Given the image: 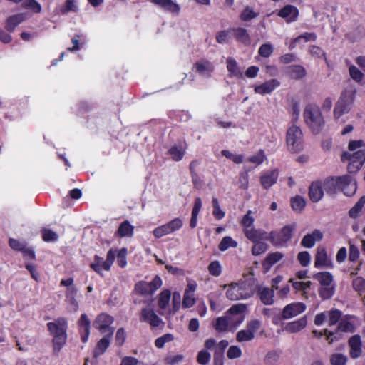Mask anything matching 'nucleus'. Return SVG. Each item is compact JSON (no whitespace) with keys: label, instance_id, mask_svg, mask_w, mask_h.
<instances>
[{"label":"nucleus","instance_id":"1","mask_svg":"<svg viewBox=\"0 0 365 365\" xmlns=\"http://www.w3.org/2000/svg\"><path fill=\"white\" fill-rule=\"evenodd\" d=\"M356 91L352 88L343 91L333 109L334 120L339 124H344L346 119L343 116L349 113L355 100Z\"/></svg>","mask_w":365,"mask_h":365},{"label":"nucleus","instance_id":"2","mask_svg":"<svg viewBox=\"0 0 365 365\" xmlns=\"http://www.w3.org/2000/svg\"><path fill=\"white\" fill-rule=\"evenodd\" d=\"M304 118L307 126L313 133H319L324 125V117L319 108L315 105H307L304 110Z\"/></svg>","mask_w":365,"mask_h":365},{"label":"nucleus","instance_id":"3","mask_svg":"<svg viewBox=\"0 0 365 365\" xmlns=\"http://www.w3.org/2000/svg\"><path fill=\"white\" fill-rule=\"evenodd\" d=\"M253 293V289L249 283L240 282L229 286L226 297L230 300H240L250 297Z\"/></svg>","mask_w":365,"mask_h":365},{"label":"nucleus","instance_id":"4","mask_svg":"<svg viewBox=\"0 0 365 365\" xmlns=\"http://www.w3.org/2000/svg\"><path fill=\"white\" fill-rule=\"evenodd\" d=\"M286 143L288 150L292 153H298L303 149V133L299 127L292 125L287 129Z\"/></svg>","mask_w":365,"mask_h":365},{"label":"nucleus","instance_id":"5","mask_svg":"<svg viewBox=\"0 0 365 365\" xmlns=\"http://www.w3.org/2000/svg\"><path fill=\"white\" fill-rule=\"evenodd\" d=\"M343 162H348L347 169L351 173H356L365 162V150H359L354 153L344 152L341 156Z\"/></svg>","mask_w":365,"mask_h":365},{"label":"nucleus","instance_id":"6","mask_svg":"<svg viewBox=\"0 0 365 365\" xmlns=\"http://www.w3.org/2000/svg\"><path fill=\"white\" fill-rule=\"evenodd\" d=\"M246 306L243 304H237L232 306L226 313V318L232 331L242 323L245 319L244 312Z\"/></svg>","mask_w":365,"mask_h":365},{"label":"nucleus","instance_id":"7","mask_svg":"<svg viewBox=\"0 0 365 365\" xmlns=\"http://www.w3.org/2000/svg\"><path fill=\"white\" fill-rule=\"evenodd\" d=\"M296 227V224L287 225L283 227L279 232H271L268 234L271 242L277 246L285 245L292 239Z\"/></svg>","mask_w":365,"mask_h":365},{"label":"nucleus","instance_id":"8","mask_svg":"<svg viewBox=\"0 0 365 365\" xmlns=\"http://www.w3.org/2000/svg\"><path fill=\"white\" fill-rule=\"evenodd\" d=\"M255 218L252 215V211L248 210L242 219L241 224L243 227V232L250 240H255L263 235L262 230L255 229L254 227Z\"/></svg>","mask_w":365,"mask_h":365},{"label":"nucleus","instance_id":"9","mask_svg":"<svg viewBox=\"0 0 365 365\" xmlns=\"http://www.w3.org/2000/svg\"><path fill=\"white\" fill-rule=\"evenodd\" d=\"M260 327L261 322L258 319H252L248 322L245 328L237 333L236 340L240 343L252 341Z\"/></svg>","mask_w":365,"mask_h":365},{"label":"nucleus","instance_id":"10","mask_svg":"<svg viewBox=\"0 0 365 365\" xmlns=\"http://www.w3.org/2000/svg\"><path fill=\"white\" fill-rule=\"evenodd\" d=\"M183 225V221L180 217H176L168 223L156 227L153 230V235L155 237L160 238L163 236L171 234L179 230Z\"/></svg>","mask_w":365,"mask_h":365},{"label":"nucleus","instance_id":"11","mask_svg":"<svg viewBox=\"0 0 365 365\" xmlns=\"http://www.w3.org/2000/svg\"><path fill=\"white\" fill-rule=\"evenodd\" d=\"M113 322V318L106 313H101L97 316L93 323V327L99 330L101 333L108 332L110 336L113 334V330L110 325Z\"/></svg>","mask_w":365,"mask_h":365},{"label":"nucleus","instance_id":"12","mask_svg":"<svg viewBox=\"0 0 365 365\" xmlns=\"http://www.w3.org/2000/svg\"><path fill=\"white\" fill-rule=\"evenodd\" d=\"M306 309V305L302 302L291 303L285 306L282 310V317L284 319L293 318Z\"/></svg>","mask_w":365,"mask_h":365},{"label":"nucleus","instance_id":"13","mask_svg":"<svg viewBox=\"0 0 365 365\" xmlns=\"http://www.w3.org/2000/svg\"><path fill=\"white\" fill-rule=\"evenodd\" d=\"M277 15L284 19L287 24H290L298 19L299 11L296 6L288 4L279 10Z\"/></svg>","mask_w":365,"mask_h":365},{"label":"nucleus","instance_id":"14","mask_svg":"<svg viewBox=\"0 0 365 365\" xmlns=\"http://www.w3.org/2000/svg\"><path fill=\"white\" fill-rule=\"evenodd\" d=\"M194 71L204 78H210L215 67L212 62L207 60H201L196 62L193 66Z\"/></svg>","mask_w":365,"mask_h":365},{"label":"nucleus","instance_id":"15","mask_svg":"<svg viewBox=\"0 0 365 365\" xmlns=\"http://www.w3.org/2000/svg\"><path fill=\"white\" fill-rule=\"evenodd\" d=\"M67 326V321L63 317L47 324V327L53 336L66 334Z\"/></svg>","mask_w":365,"mask_h":365},{"label":"nucleus","instance_id":"16","mask_svg":"<svg viewBox=\"0 0 365 365\" xmlns=\"http://www.w3.org/2000/svg\"><path fill=\"white\" fill-rule=\"evenodd\" d=\"M357 324V319L352 315H346L341 318L337 329L341 332H354Z\"/></svg>","mask_w":365,"mask_h":365},{"label":"nucleus","instance_id":"17","mask_svg":"<svg viewBox=\"0 0 365 365\" xmlns=\"http://www.w3.org/2000/svg\"><path fill=\"white\" fill-rule=\"evenodd\" d=\"M314 267L316 268H331L333 264L331 260L329 259L326 249L318 247L315 256Z\"/></svg>","mask_w":365,"mask_h":365},{"label":"nucleus","instance_id":"18","mask_svg":"<svg viewBox=\"0 0 365 365\" xmlns=\"http://www.w3.org/2000/svg\"><path fill=\"white\" fill-rule=\"evenodd\" d=\"M341 177H331L325 179L322 181L324 191L329 195L336 194L342 185V180Z\"/></svg>","mask_w":365,"mask_h":365},{"label":"nucleus","instance_id":"19","mask_svg":"<svg viewBox=\"0 0 365 365\" xmlns=\"http://www.w3.org/2000/svg\"><path fill=\"white\" fill-rule=\"evenodd\" d=\"M270 240L267 232L263 230V235L255 240H251L254 243V246L252 249V253L253 255H260L265 252L268 249L267 244L264 242L265 240Z\"/></svg>","mask_w":365,"mask_h":365},{"label":"nucleus","instance_id":"20","mask_svg":"<svg viewBox=\"0 0 365 365\" xmlns=\"http://www.w3.org/2000/svg\"><path fill=\"white\" fill-rule=\"evenodd\" d=\"M78 289L75 287L67 288L66 291V302L68 304V309L70 312H76L78 310L79 305L76 299Z\"/></svg>","mask_w":365,"mask_h":365},{"label":"nucleus","instance_id":"21","mask_svg":"<svg viewBox=\"0 0 365 365\" xmlns=\"http://www.w3.org/2000/svg\"><path fill=\"white\" fill-rule=\"evenodd\" d=\"M150 1L167 12L175 15H178L180 13V6L173 0H150Z\"/></svg>","mask_w":365,"mask_h":365},{"label":"nucleus","instance_id":"22","mask_svg":"<svg viewBox=\"0 0 365 365\" xmlns=\"http://www.w3.org/2000/svg\"><path fill=\"white\" fill-rule=\"evenodd\" d=\"M140 319L149 323L153 327H158L162 322V320L155 314L154 310L149 307L142 309Z\"/></svg>","mask_w":365,"mask_h":365},{"label":"nucleus","instance_id":"23","mask_svg":"<svg viewBox=\"0 0 365 365\" xmlns=\"http://www.w3.org/2000/svg\"><path fill=\"white\" fill-rule=\"evenodd\" d=\"M348 343L350 356L354 359L359 358L362 354L361 337L359 335H354L349 339Z\"/></svg>","mask_w":365,"mask_h":365},{"label":"nucleus","instance_id":"24","mask_svg":"<svg viewBox=\"0 0 365 365\" xmlns=\"http://www.w3.org/2000/svg\"><path fill=\"white\" fill-rule=\"evenodd\" d=\"M280 83L277 79H271L264 82L263 83L256 86L255 87V92L260 95H265L271 93L277 87H279Z\"/></svg>","mask_w":365,"mask_h":365},{"label":"nucleus","instance_id":"25","mask_svg":"<svg viewBox=\"0 0 365 365\" xmlns=\"http://www.w3.org/2000/svg\"><path fill=\"white\" fill-rule=\"evenodd\" d=\"M324 185L322 181L313 182L309 186V195L313 202H319L324 195Z\"/></svg>","mask_w":365,"mask_h":365},{"label":"nucleus","instance_id":"26","mask_svg":"<svg viewBox=\"0 0 365 365\" xmlns=\"http://www.w3.org/2000/svg\"><path fill=\"white\" fill-rule=\"evenodd\" d=\"M342 185L341 188L347 196H352L357 190L356 182L349 175L341 176Z\"/></svg>","mask_w":365,"mask_h":365},{"label":"nucleus","instance_id":"27","mask_svg":"<svg viewBox=\"0 0 365 365\" xmlns=\"http://www.w3.org/2000/svg\"><path fill=\"white\" fill-rule=\"evenodd\" d=\"M323 237L322 232L319 230H314L312 233L307 234L302 240L301 245L306 248H311L315 243Z\"/></svg>","mask_w":365,"mask_h":365},{"label":"nucleus","instance_id":"28","mask_svg":"<svg viewBox=\"0 0 365 365\" xmlns=\"http://www.w3.org/2000/svg\"><path fill=\"white\" fill-rule=\"evenodd\" d=\"M28 19L26 13H19L9 16L6 21V29L12 32L15 28L21 23L24 22Z\"/></svg>","mask_w":365,"mask_h":365},{"label":"nucleus","instance_id":"29","mask_svg":"<svg viewBox=\"0 0 365 365\" xmlns=\"http://www.w3.org/2000/svg\"><path fill=\"white\" fill-rule=\"evenodd\" d=\"M196 284L195 283H189L184 293L182 307L189 308L192 307L195 303V291Z\"/></svg>","mask_w":365,"mask_h":365},{"label":"nucleus","instance_id":"30","mask_svg":"<svg viewBox=\"0 0 365 365\" xmlns=\"http://www.w3.org/2000/svg\"><path fill=\"white\" fill-rule=\"evenodd\" d=\"M78 325L81 331V340L86 343L90 335L91 321L86 314H82L78 320Z\"/></svg>","mask_w":365,"mask_h":365},{"label":"nucleus","instance_id":"31","mask_svg":"<svg viewBox=\"0 0 365 365\" xmlns=\"http://www.w3.org/2000/svg\"><path fill=\"white\" fill-rule=\"evenodd\" d=\"M187 148V145L185 143L173 145L168 150V154L173 160L180 161L183 158Z\"/></svg>","mask_w":365,"mask_h":365},{"label":"nucleus","instance_id":"32","mask_svg":"<svg viewBox=\"0 0 365 365\" xmlns=\"http://www.w3.org/2000/svg\"><path fill=\"white\" fill-rule=\"evenodd\" d=\"M307 324L306 317H303L298 320L287 323L284 330L288 333H296L303 329Z\"/></svg>","mask_w":365,"mask_h":365},{"label":"nucleus","instance_id":"33","mask_svg":"<svg viewBox=\"0 0 365 365\" xmlns=\"http://www.w3.org/2000/svg\"><path fill=\"white\" fill-rule=\"evenodd\" d=\"M278 178V171L273 170L264 173L260 178L261 184L264 189L272 187Z\"/></svg>","mask_w":365,"mask_h":365},{"label":"nucleus","instance_id":"34","mask_svg":"<svg viewBox=\"0 0 365 365\" xmlns=\"http://www.w3.org/2000/svg\"><path fill=\"white\" fill-rule=\"evenodd\" d=\"M259 16V10H255L252 6L247 5L241 11L240 14V19L242 21L248 22L257 18Z\"/></svg>","mask_w":365,"mask_h":365},{"label":"nucleus","instance_id":"35","mask_svg":"<svg viewBox=\"0 0 365 365\" xmlns=\"http://www.w3.org/2000/svg\"><path fill=\"white\" fill-rule=\"evenodd\" d=\"M230 31H232V33L237 41L245 45H249L250 43V36L247 29L242 27H237L231 29Z\"/></svg>","mask_w":365,"mask_h":365},{"label":"nucleus","instance_id":"36","mask_svg":"<svg viewBox=\"0 0 365 365\" xmlns=\"http://www.w3.org/2000/svg\"><path fill=\"white\" fill-rule=\"evenodd\" d=\"M313 278L319 282L320 286L329 287L330 285H334L333 275L329 272L315 273L313 275Z\"/></svg>","mask_w":365,"mask_h":365},{"label":"nucleus","instance_id":"37","mask_svg":"<svg viewBox=\"0 0 365 365\" xmlns=\"http://www.w3.org/2000/svg\"><path fill=\"white\" fill-rule=\"evenodd\" d=\"M170 296L171 293L168 289H165L160 293L158 302L160 314H164L165 310L167 309L169 304Z\"/></svg>","mask_w":365,"mask_h":365},{"label":"nucleus","instance_id":"38","mask_svg":"<svg viewBox=\"0 0 365 365\" xmlns=\"http://www.w3.org/2000/svg\"><path fill=\"white\" fill-rule=\"evenodd\" d=\"M111 336H110V334L106 335L98 341L93 351V356L95 358H98L106 351L110 345Z\"/></svg>","mask_w":365,"mask_h":365},{"label":"nucleus","instance_id":"39","mask_svg":"<svg viewBox=\"0 0 365 365\" xmlns=\"http://www.w3.org/2000/svg\"><path fill=\"white\" fill-rule=\"evenodd\" d=\"M227 69L230 77H242L243 73L237 63L232 58H227L226 60Z\"/></svg>","mask_w":365,"mask_h":365},{"label":"nucleus","instance_id":"40","mask_svg":"<svg viewBox=\"0 0 365 365\" xmlns=\"http://www.w3.org/2000/svg\"><path fill=\"white\" fill-rule=\"evenodd\" d=\"M286 72L292 78L297 80L304 78L307 74L305 68L299 65L287 67Z\"/></svg>","mask_w":365,"mask_h":365},{"label":"nucleus","instance_id":"41","mask_svg":"<svg viewBox=\"0 0 365 365\" xmlns=\"http://www.w3.org/2000/svg\"><path fill=\"white\" fill-rule=\"evenodd\" d=\"M133 230L134 227L131 225L129 221L125 220L120 225L115 235L120 237H130L133 236Z\"/></svg>","mask_w":365,"mask_h":365},{"label":"nucleus","instance_id":"42","mask_svg":"<svg viewBox=\"0 0 365 365\" xmlns=\"http://www.w3.org/2000/svg\"><path fill=\"white\" fill-rule=\"evenodd\" d=\"M317 36L315 33L305 32L292 40L289 46V48H294L297 43H300L302 41H315L317 40Z\"/></svg>","mask_w":365,"mask_h":365},{"label":"nucleus","instance_id":"43","mask_svg":"<svg viewBox=\"0 0 365 365\" xmlns=\"http://www.w3.org/2000/svg\"><path fill=\"white\" fill-rule=\"evenodd\" d=\"M261 301L264 304H272L274 302V290L268 287H261L259 289Z\"/></svg>","mask_w":365,"mask_h":365},{"label":"nucleus","instance_id":"44","mask_svg":"<svg viewBox=\"0 0 365 365\" xmlns=\"http://www.w3.org/2000/svg\"><path fill=\"white\" fill-rule=\"evenodd\" d=\"M78 10V4L76 0H66L58 9V13L61 14H66L71 11L77 12Z\"/></svg>","mask_w":365,"mask_h":365},{"label":"nucleus","instance_id":"45","mask_svg":"<svg viewBox=\"0 0 365 365\" xmlns=\"http://www.w3.org/2000/svg\"><path fill=\"white\" fill-rule=\"evenodd\" d=\"M227 319L225 316L220 317L216 319L213 326L218 332L232 331Z\"/></svg>","mask_w":365,"mask_h":365},{"label":"nucleus","instance_id":"46","mask_svg":"<svg viewBox=\"0 0 365 365\" xmlns=\"http://www.w3.org/2000/svg\"><path fill=\"white\" fill-rule=\"evenodd\" d=\"M237 242L230 236L224 237L218 245V248L221 252H225L230 247H237Z\"/></svg>","mask_w":365,"mask_h":365},{"label":"nucleus","instance_id":"47","mask_svg":"<svg viewBox=\"0 0 365 365\" xmlns=\"http://www.w3.org/2000/svg\"><path fill=\"white\" fill-rule=\"evenodd\" d=\"M135 290L138 294L143 295L153 294V292L148 282L140 281L135 286Z\"/></svg>","mask_w":365,"mask_h":365},{"label":"nucleus","instance_id":"48","mask_svg":"<svg viewBox=\"0 0 365 365\" xmlns=\"http://www.w3.org/2000/svg\"><path fill=\"white\" fill-rule=\"evenodd\" d=\"M324 336L328 343L331 344L339 341L342 338V334L337 329L334 331L325 329Z\"/></svg>","mask_w":365,"mask_h":365},{"label":"nucleus","instance_id":"49","mask_svg":"<svg viewBox=\"0 0 365 365\" xmlns=\"http://www.w3.org/2000/svg\"><path fill=\"white\" fill-rule=\"evenodd\" d=\"M327 319L328 324L329 326H333L336 324L337 322H339L341 318V312L338 309H331L329 311H327Z\"/></svg>","mask_w":365,"mask_h":365},{"label":"nucleus","instance_id":"50","mask_svg":"<svg viewBox=\"0 0 365 365\" xmlns=\"http://www.w3.org/2000/svg\"><path fill=\"white\" fill-rule=\"evenodd\" d=\"M305 200L299 195H297L291 199V206L294 211L300 212L305 207Z\"/></svg>","mask_w":365,"mask_h":365},{"label":"nucleus","instance_id":"51","mask_svg":"<svg viewBox=\"0 0 365 365\" xmlns=\"http://www.w3.org/2000/svg\"><path fill=\"white\" fill-rule=\"evenodd\" d=\"M280 354L276 351H270L267 353L264 358L265 365H276L279 361Z\"/></svg>","mask_w":365,"mask_h":365},{"label":"nucleus","instance_id":"52","mask_svg":"<svg viewBox=\"0 0 365 365\" xmlns=\"http://www.w3.org/2000/svg\"><path fill=\"white\" fill-rule=\"evenodd\" d=\"M335 285L321 286L319 289V294L323 299H330L334 294Z\"/></svg>","mask_w":365,"mask_h":365},{"label":"nucleus","instance_id":"53","mask_svg":"<svg viewBox=\"0 0 365 365\" xmlns=\"http://www.w3.org/2000/svg\"><path fill=\"white\" fill-rule=\"evenodd\" d=\"M365 205V195L362 196L359 201L355 204V205L349 210V216L352 218H356L358 217L359 212L362 210L363 207Z\"/></svg>","mask_w":365,"mask_h":365},{"label":"nucleus","instance_id":"54","mask_svg":"<svg viewBox=\"0 0 365 365\" xmlns=\"http://www.w3.org/2000/svg\"><path fill=\"white\" fill-rule=\"evenodd\" d=\"M283 254L279 252L269 253L264 259V265L271 267L280 261L283 257Z\"/></svg>","mask_w":365,"mask_h":365},{"label":"nucleus","instance_id":"55","mask_svg":"<svg viewBox=\"0 0 365 365\" xmlns=\"http://www.w3.org/2000/svg\"><path fill=\"white\" fill-rule=\"evenodd\" d=\"M22 6L24 9H30L34 13H40L41 11V6L36 0H25Z\"/></svg>","mask_w":365,"mask_h":365},{"label":"nucleus","instance_id":"56","mask_svg":"<svg viewBox=\"0 0 365 365\" xmlns=\"http://www.w3.org/2000/svg\"><path fill=\"white\" fill-rule=\"evenodd\" d=\"M354 289L360 295L365 293V280L361 277H357L352 282Z\"/></svg>","mask_w":365,"mask_h":365},{"label":"nucleus","instance_id":"57","mask_svg":"<svg viewBox=\"0 0 365 365\" xmlns=\"http://www.w3.org/2000/svg\"><path fill=\"white\" fill-rule=\"evenodd\" d=\"M116 253H117V250H113V249H110L108 252L107 256H106V259L105 260V262L103 263V270H106V271L110 270L111 265L113 264V263L115 260Z\"/></svg>","mask_w":365,"mask_h":365},{"label":"nucleus","instance_id":"58","mask_svg":"<svg viewBox=\"0 0 365 365\" xmlns=\"http://www.w3.org/2000/svg\"><path fill=\"white\" fill-rule=\"evenodd\" d=\"M346 361L347 357L343 354L335 353L330 357V363L331 365H346Z\"/></svg>","mask_w":365,"mask_h":365},{"label":"nucleus","instance_id":"59","mask_svg":"<svg viewBox=\"0 0 365 365\" xmlns=\"http://www.w3.org/2000/svg\"><path fill=\"white\" fill-rule=\"evenodd\" d=\"M53 336V349L55 351H59L66 344L67 334L56 335Z\"/></svg>","mask_w":365,"mask_h":365},{"label":"nucleus","instance_id":"60","mask_svg":"<svg viewBox=\"0 0 365 365\" xmlns=\"http://www.w3.org/2000/svg\"><path fill=\"white\" fill-rule=\"evenodd\" d=\"M212 206H213V211L212 215L217 219V220H222L225 215V213L224 211H222L220 209L218 200L217 198L213 197L212 200Z\"/></svg>","mask_w":365,"mask_h":365},{"label":"nucleus","instance_id":"61","mask_svg":"<svg viewBox=\"0 0 365 365\" xmlns=\"http://www.w3.org/2000/svg\"><path fill=\"white\" fill-rule=\"evenodd\" d=\"M289 282L292 283L293 288L297 291L306 292V290L309 289L312 285V282L310 281L304 282L294 281L293 279H290Z\"/></svg>","mask_w":365,"mask_h":365},{"label":"nucleus","instance_id":"62","mask_svg":"<svg viewBox=\"0 0 365 365\" xmlns=\"http://www.w3.org/2000/svg\"><path fill=\"white\" fill-rule=\"evenodd\" d=\"M349 72L351 78L356 82L359 83L363 80L364 74L356 66H350Z\"/></svg>","mask_w":365,"mask_h":365},{"label":"nucleus","instance_id":"63","mask_svg":"<svg viewBox=\"0 0 365 365\" xmlns=\"http://www.w3.org/2000/svg\"><path fill=\"white\" fill-rule=\"evenodd\" d=\"M230 30H223L219 31L216 35V41L220 44L227 43L230 38Z\"/></svg>","mask_w":365,"mask_h":365},{"label":"nucleus","instance_id":"64","mask_svg":"<svg viewBox=\"0 0 365 365\" xmlns=\"http://www.w3.org/2000/svg\"><path fill=\"white\" fill-rule=\"evenodd\" d=\"M207 269L209 273L214 277H218L222 273V267L218 261L212 262Z\"/></svg>","mask_w":365,"mask_h":365}]
</instances>
